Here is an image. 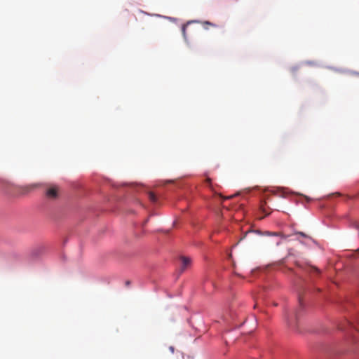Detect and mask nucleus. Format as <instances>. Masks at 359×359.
<instances>
[{
  "instance_id": "4468645a",
  "label": "nucleus",
  "mask_w": 359,
  "mask_h": 359,
  "mask_svg": "<svg viewBox=\"0 0 359 359\" xmlns=\"http://www.w3.org/2000/svg\"><path fill=\"white\" fill-rule=\"evenodd\" d=\"M299 304L302 306V301H301V299H299Z\"/></svg>"
},
{
  "instance_id": "20e7f679",
  "label": "nucleus",
  "mask_w": 359,
  "mask_h": 359,
  "mask_svg": "<svg viewBox=\"0 0 359 359\" xmlns=\"http://www.w3.org/2000/svg\"><path fill=\"white\" fill-rule=\"evenodd\" d=\"M201 25L205 29H208L209 27H217V25L215 24L210 22L209 21H203L201 22Z\"/></svg>"
},
{
  "instance_id": "7ed1b4c3",
  "label": "nucleus",
  "mask_w": 359,
  "mask_h": 359,
  "mask_svg": "<svg viewBox=\"0 0 359 359\" xmlns=\"http://www.w3.org/2000/svg\"><path fill=\"white\" fill-rule=\"evenodd\" d=\"M58 189L56 187H51L46 191V196L50 198H55L57 196Z\"/></svg>"
},
{
  "instance_id": "0eeeda50",
  "label": "nucleus",
  "mask_w": 359,
  "mask_h": 359,
  "mask_svg": "<svg viewBox=\"0 0 359 359\" xmlns=\"http://www.w3.org/2000/svg\"><path fill=\"white\" fill-rule=\"evenodd\" d=\"M356 329L359 330V316L358 318L356 320V325H354Z\"/></svg>"
},
{
  "instance_id": "1a4fd4ad",
  "label": "nucleus",
  "mask_w": 359,
  "mask_h": 359,
  "mask_svg": "<svg viewBox=\"0 0 359 359\" xmlns=\"http://www.w3.org/2000/svg\"><path fill=\"white\" fill-rule=\"evenodd\" d=\"M312 269H313V271H315L316 272H317L318 273H320L319 270H318L317 268H316V267H313V268H312Z\"/></svg>"
},
{
  "instance_id": "423d86ee",
  "label": "nucleus",
  "mask_w": 359,
  "mask_h": 359,
  "mask_svg": "<svg viewBox=\"0 0 359 359\" xmlns=\"http://www.w3.org/2000/svg\"><path fill=\"white\" fill-rule=\"evenodd\" d=\"M205 182L208 184V186L210 187V188L212 189V184H211V179L210 178H207L205 180Z\"/></svg>"
},
{
  "instance_id": "ddd939ff",
  "label": "nucleus",
  "mask_w": 359,
  "mask_h": 359,
  "mask_svg": "<svg viewBox=\"0 0 359 359\" xmlns=\"http://www.w3.org/2000/svg\"><path fill=\"white\" fill-rule=\"evenodd\" d=\"M232 197H233V196H229V197H226V198H232Z\"/></svg>"
},
{
  "instance_id": "9d476101",
  "label": "nucleus",
  "mask_w": 359,
  "mask_h": 359,
  "mask_svg": "<svg viewBox=\"0 0 359 359\" xmlns=\"http://www.w3.org/2000/svg\"><path fill=\"white\" fill-rule=\"evenodd\" d=\"M185 29H186V28H185V26H184V27H182V32H183L184 36H185Z\"/></svg>"
},
{
  "instance_id": "6e6552de",
  "label": "nucleus",
  "mask_w": 359,
  "mask_h": 359,
  "mask_svg": "<svg viewBox=\"0 0 359 359\" xmlns=\"http://www.w3.org/2000/svg\"><path fill=\"white\" fill-rule=\"evenodd\" d=\"M297 234H299V235H301L303 237H307L306 236V234L304 233H303V232H298V233H297Z\"/></svg>"
},
{
  "instance_id": "2eb2a0df",
  "label": "nucleus",
  "mask_w": 359,
  "mask_h": 359,
  "mask_svg": "<svg viewBox=\"0 0 359 359\" xmlns=\"http://www.w3.org/2000/svg\"><path fill=\"white\" fill-rule=\"evenodd\" d=\"M358 251L359 252V249L358 250Z\"/></svg>"
},
{
  "instance_id": "f03ea898",
  "label": "nucleus",
  "mask_w": 359,
  "mask_h": 359,
  "mask_svg": "<svg viewBox=\"0 0 359 359\" xmlns=\"http://www.w3.org/2000/svg\"><path fill=\"white\" fill-rule=\"evenodd\" d=\"M287 323L290 327H294L296 325L297 317V313H285Z\"/></svg>"
},
{
  "instance_id": "f257e3e1",
  "label": "nucleus",
  "mask_w": 359,
  "mask_h": 359,
  "mask_svg": "<svg viewBox=\"0 0 359 359\" xmlns=\"http://www.w3.org/2000/svg\"><path fill=\"white\" fill-rule=\"evenodd\" d=\"M181 261V266L180 267V273H183L186 269L191 266V259L189 257L181 256L180 257Z\"/></svg>"
},
{
  "instance_id": "9b49d317",
  "label": "nucleus",
  "mask_w": 359,
  "mask_h": 359,
  "mask_svg": "<svg viewBox=\"0 0 359 359\" xmlns=\"http://www.w3.org/2000/svg\"><path fill=\"white\" fill-rule=\"evenodd\" d=\"M130 282L129 280H128V281H126V285H130Z\"/></svg>"
},
{
  "instance_id": "39448f33",
  "label": "nucleus",
  "mask_w": 359,
  "mask_h": 359,
  "mask_svg": "<svg viewBox=\"0 0 359 359\" xmlns=\"http://www.w3.org/2000/svg\"><path fill=\"white\" fill-rule=\"evenodd\" d=\"M148 196H149V200L152 203H156V202L157 198H156V195L153 192H149Z\"/></svg>"
},
{
  "instance_id": "f8f14e48",
  "label": "nucleus",
  "mask_w": 359,
  "mask_h": 359,
  "mask_svg": "<svg viewBox=\"0 0 359 359\" xmlns=\"http://www.w3.org/2000/svg\"><path fill=\"white\" fill-rule=\"evenodd\" d=\"M170 351H171L172 352H173V351H174V348H173L172 346H170Z\"/></svg>"
}]
</instances>
